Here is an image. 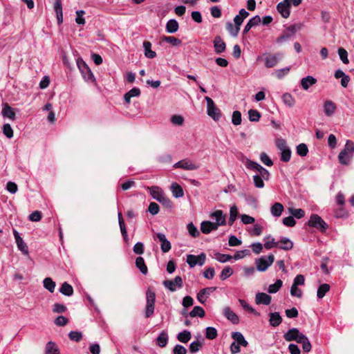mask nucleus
<instances>
[{
    "label": "nucleus",
    "mask_w": 354,
    "mask_h": 354,
    "mask_svg": "<svg viewBox=\"0 0 354 354\" xmlns=\"http://www.w3.org/2000/svg\"><path fill=\"white\" fill-rule=\"evenodd\" d=\"M304 24L302 23H298L286 27L283 30L281 35L277 38L276 42L281 45L286 41H290L297 32L301 30Z\"/></svg>",
    "instance_id": "1"
},
{
    "label": "nucleus",
    "mask_w": 354,
    "mask_h": 354,
    "mask_svg": "<svg viewBox=\"0 0 354 354\" xmlns=\"http://www.w3.org/2000/svg\"><path fill=\"white\" fill-rule=\"evenodd\" d=\"M156 292L152 288L149 287L146 291V305L145 308V317H151L155 310Z\"/></svg>",
    "instance_id": "2"
},
{
    "label": "nucleus",
    "mask_w": 354,
    "mask_h": 354,
    "mask_svg": "<svg viewBox=\"0 0 354 354\" xmlns=\"http://www.w3.org/2000/svg\"><path fill=\"white\" fill-rule=\"evenodd\" d=\"M354 156V143L348 140L344 149L339 153L338 159L340 164L348 165Z\"/></svg>",
    "instance_id": "3"
},
{
    "label": "nucleus",
    "mask_w": 354,
    "mask_h": 354,
    "mask_svg": "<svg viewBox=\"0 0 354 354\" xmlns=\"http://www.w3.org/2000/svg\"><path fill=\"white\" fill-rule=\"evenodd\" d=\"M277 148L280 151V159L282 162H287L291 158V150L287 145V142L283 138H277L275 140Z\"/></svg>",
    "instance_id": "4"
},
{
    "label": "nucleus",
    "mask_w": 354,
    "mask_h": 354,
    "mask_svg": "<svg viewBox=\"0 0 354 354\" xmlns=\"http://www.w3.org/2000/svg\"><path fill=\"white\" fill-rule=\"evenodd\" d=\"M151 195L153 199L156 200L166 207H172L173 204L171 201L164 194L162 189L159 187H152L151 188Z\"/></svg>",
    "instance_id": "5"
},
{
    "label": "nucleus",
    "mask_w": 354,
    "mask_h": 354,
    "mask_svg": "<svg viewBox=\"0 0 354 354\" xmlns=\"http://www.w3.org/2000/svg\"><path fill=\"white\" fill-rule=\"evenodd\" d=\"M76 63L84 80L86 82H95V78L94 75L86 62L82 58L79 57L76 59Z\"/></svg>",
    "instance_id": "6"
},
{
    "label": "nucleus",
    "mask_w": 354,
    "mask_h": 354,
    "mask_svg": "<svg viewBox=\"0 0 354 354\" xmlns=\"http://www.w3.org/2000/svg\"><path fill=\"white\" fill-rule=\"evenodd\" d=\"M274 256L270 254L268 256H261L255 259L257 270L259 272H265L274 262Z\"/></svg>",
    "instance_id": "7"
},
{
    "label": "nucleus",
    "mask_w": 354,
    "mask_h": 354,
    "mask_svg": "<svg viewBox=\"0 0 354 354\" xmlns=\"http://www.w3.org/2000/svg\"><path fill=\"white\" fill-rule=\"evenodd\" d=\"M283 338L287 342L295 341L297 343L301 344L306 339V338H307V336L300 333L297 328H292L284 333Z\"/></svg>",
    "instance_id": "8"
},
{
    "label": "nucleus",
    "mask_w": 354,
    "mask_h": 354,
    "mask_svg": "<svg viewBox=\"0 0 354 354\" xmlns=\"http://www.w3.org/2000/svg\"><path fill=\"white\" fill-rule=\"evenodd\" d=\"M310 227H315L321 232H324L328 227V225L317 214H313L308 221Z\"/></svg>",
    "instance_id": "9"
},
{
    "label": "nucleus",
    "mask_w": 354,
    "mask_h": 354,
    "mask_svg": "<svg viewBox=\"0 0 354 354\" xmlns=\"http://www.w3.org/2000/svg\"><path fill=\"white\" fill-rule=\"evenodd\" d=\"M205 100L207 102V115L214 121H218L221 117V112L220 109L216 107L211 97L206 96L205 97Z\"/></svg>",
    "instance_id": "10"
},
{
    "label": "nucleus",
    "mask_w": 354,
    "mask_h": 354,
    "mask_svg": "<svg viewBox=\"0 0 354 354\" xmlns=\"http://www.w3.org/2000/svg\"><path fill=\"white\" fill-rule=\"evenodd\" d=\"M245 165L246 167L249 169L259 171V175L261 176L264 180H268L270 178V174L268 170L262 167L258 162L251 160H248Z\"/></svg>",
    "instance_id": "11"
},
{
    "label": "nucleus",
    "mask_w": 354,
    "mask_h": 354,
    "mask_svg": "<svg viewBox=\"0 0 354 354\" xmlns=\"http://www.w3.org/2000/svg\"><path fill=\"white\" fill-rule=\"evenodd\" d=\"M336 203L339 206V209H337L333 216L336 218H346L348 216V212L343 207L345 203L344 195L339 192L336 196Z\"/></svg>",
    "instance_id": "12"
},
{
    "label": "nucleus",
    "mask_w": 354,
    "mask_h": 354,
    "mask_svg": "<svg viewBox=\"0 0 354 354\" xmlns=\"http://www.w3.org/2000/svg\"><path fill=\"white\" fill-rule=\"evenodd\" d=\"M162 285L171 292H175L177 288H182L183 282L181 277L176 276L174 280H165Z\"/></svg>",
    "instance_id": "13"
},
{
    "label": "nucleus",
    "mask_w": 354,
    "mask_h": 354,
    "mask_svg": "<svg viewBox=\"0 0 354 354\" xmlns=\"http://www.w3.org/2000/svg\"><path fill=\"white\" fill-rule=\"evenodd\" d=\"M13 234L18 250H20L24 254L28 255L29 252L28 245L24 241L19 233L16 230H13Z\"/></svg>",
    "instance_id": "14"
},
{
    "label": "nucleus",
    "mask_w": 354,
    "mask_h": 354,
    "mask_svg": "<svg viewBox=\"0 0 354 354\" xmlns=\"http://www.w3.org/2000/svg\"><path fill=\"white\" fill-rule=\"evenodd\" d=\"M290 0H284L277 6V11L283 18H288L290 16Z\"/></svg>",
    "instance_id": "15"
},
{
    "label": "nucleus",
    "mask_w": 354,
    "mask_h": 354,
    "mask_svg": "<svg viewBox=\"0 0 354 354\" xmlns=\"http://www.w3.org/2000/svg\"><path fill=\"white\" fill-rule=\"evenodd\" d=\"M174 168H181L185 170H195L198 166L187 159L181 160L174 165Z\"/></svg>",
    "instance_id": "16"
},
{
    "label": "nucleus",
    "mask_w": 354,
    "mask_h": 354,
    "mask_svg": "<svg viewBox=\"0 0 354 354\" xmlns=\"http://www.w3.org/2000/svg\"><path fill=\"white\" fill-rule=\"evenodd\" d=\"M156 237L161 243L160 248L162 252L164 253L168 252L171 248V245L170 241L166 239L165 234L158 232L156 234Z\"/></svg>",
    "instance_id": "17"
},
{
    "label": "nucleus",
    "mask_w": 354,
    "mask_h": 354,
    "mask_svg": "<svg viewBox=\"0 0 354 354\" xmlns=\"http://www.w3.org/2000/svg\"><path fill=\"white\" fill-rule=\"evenodd\" d=\"M214 51L216 54H221L226 50V44L221 36L217 35L213 41Z\"/></svg>",
    "instance_id": "18"
},
{
    "label": "nucleus",
    "mask_w": 354,
    "mask_h": 354,
    "mask_svg": "<svg viewBox=\"0 0 354 354\" xmlns=\"http://www.w3.org/2000/svg\"><path fill=\"white\" fill-rule=\"evenodd\" d=\"M216 290V287H208L203 288L199 291L197 294V299L198 301L204 304L206 301V297L207 295H209L212 292Z\"/></svg>",
    "instance_id": "19"
},
{
    "label": "nucleus",
    "mask_w": 354,
    "mask_h": 354,
    "mask_svg": "<svg viewBox=\"0 0 354 354\" xmlns=\"http://www.w3.org/2000/svg\"><path fill=\"white\" fill-rule=\"evenodd\" d=\"M281 57V53H277L274 55H269L265 59V66L266 68H272L275 66L279 62Z\"/></svg>",
    "instance_id": "20"
},
{
    "label": "nucleus",
    "mask_w": 354,
    "mask_h": 354,
    "mask_svg": "<svg viewBox=\"0 0 354 354\" xmlns=\"http://www.w3.org/2000/svg\"><path fill=\"white\" fill-rule=\"evenodd\" d=\"M223 315L233 324H239V318L238 315L235 313H234L229 306H226L224 308Z\"/></svg>",
    "instance_id": "21"
},
{
    "label": "nucleus",
    "mask_w": 354,
    "mask_h": 354,
    "mask_svg": "<svg viewBox=\"0 0 354 354\" xmlns=\"http://www.w3.org/2000/svg\"><path fill=\"white\" fill-rule=\"evenodd\" d=\"M272 297L270 295L264 292H258L256 294L255 302L257 304L269 305L271 302Z\"/></svg>",
    "instance_id": "22"
},
{
    "label": "nucleus",
    "mask_w": 354,
    "mask_h": 354,
    "mask_svg": "<svg viewBox=\"0 0 354 354\" xmlns=\"http://www.w3.org/2000/svg\"><path fill=\"white\" fill-rule=\"evenodd\" d=\"M210 216L216 218V223L214 224L217 225V227L219 225H225L226 224V216L222 210H216L214 212L211 214Z\"/></svg>",
    "instance_id": "23"
},
{
    "label": "nucleus",
    "mask_w": 354,
    "mask_h": 354,
    "mask_svg": "<svg viewBox=\"0 0 354 354\" xmlns=\"http://www.w3.org/2000/svg\"><path fill=\"white\" fill-rule=\"evenodd\" d=\"M261 21V19L259 15H255L254 17H252L245 26L243 30V35L248 33L252 28L259 25Z\"/></svg>",
    "instance_id": "24"
},
{
    "label": "nucleus",
    "mask_w": 354,
    "mask_h": 354,
    "mask_svg": "<svg viewBox=\"0 0 354 354\" xmlns=\"http://www.w3.org/2000/svg\"><path fill=\"white\" fill-rule=\"evenodd\" d=\"M217 229V225H215L214 223L205 221L201 223V230L203 234H209L212 231L216 230Z\"/></svg>",
    "instance_id": "25"
},
{
    "label": "nucleus",
    "mask_w": 354,
    "mask_h": 354,
    "mask_svg": "<svg viewBox=\"0 0 354 354\" xmlns=\"http://www.w3.org/2000/svg\"><path fill=\"white\" fill-rule=\"evenodd\" d=\"M54 10L56 13L57 24L60 25L63 22L62 4L61 0H55Z\"/></svg>",
    "instance_id": "26"
},
{
    "label": "nucleus",
    "mask_w": 354,
    "mask_h": 354,
    "mask_svg": "<svg viewBox=\"0 0 354 354\" xmlns=\"http://www.w3.org/2000/svg\"><path fill=\"white\" fill-rule=\"evenodd\" d=\"M44 354H60V351L55 342L49 341L46 344Z\"/></svg>",
    "instance_id": "27"
},
{
    "label": "nucleus",
    "mask_w": 354,
    "mask_h": 354,
    "mask_svg": "<svg viewBox=\"0 0 354 354\" xmlns=\"http://www.w3.org/2000/svg\"><path fill=\"white\" fill-rule=\"evenodd\" d=\"M269 317V323L273 327L279 326L282 322V317L278 312L270 313Z\"/></svg>",
    "instance_id": "28"
},
{
    "label": "nucleus",
    "mask_w": 354,
    "mask_h": 354,
    "mask_svg": "<svg viewBox=\"0 0 354 354\" xmlns=\"http://www.w3.org/2000/svg\"><path fill=\"white\" fill-rule=\"evenodd\" d=\"M1 114L4 118H8L12 120H15L16 118L14 109L7 103L3 106Z\"/></svg>",
    "instance_id": "29"
},
{
    "label": "nucleus",
    "mask_w": 354,
    "mask_h": 354,
    "mask_svg": "<svg viewBox=\"0 0 354 354\" xmlns=\"http://www.w3.org/2000/svg\"><path fill=\"white\" fill-rule=\"evenodd\" d=\"M232 337L240 346L246 347L248 345V341L241 332L235 331L232 333Z\"/></svg>",
    "instance_id": "30"
},
{
    "label": "nucleus",
    "mask_w": 354,
    "mask_h": 354,
    "mask_svg": "<svg viewBox=\"0 0 354 354\" xmlns=\"http://www.w3.org/2000/svg\"><path fill=\"white\" fill-rule=\"evenodd\" d=\"M317 82V79L313 76L308 75L303 77L301 80V86L304 90H308L310 86L314 85Z\"/></svg>",
    "instance_id": "31"
},
{
    "label": "nucleus",
    "mask_w": 354,
    "mask_h": 354,
    "mask_svg": "<svg viewBox=\"0 0 354 354\" xmlns=\"http://www.w3.org/2000/svg\"><path fill=\"white\" fill-rule=\"evenodd\" d=\"M145 55L146 57L153 59L156 57V53L151 50V43L149 41L143 42Z\"/></svg>",
    "instance_id": "32"
},
{
    "label": "nucleus",
    "mask_w": 354,
    "mask_h": 354,
    "mask_svg": "<svg viewBox=\"0 0 354 354\" xmlns=\"http://www.w3.org/2000/svg\"><path fill=\"white\" fill-rule=\"evenodd\" d=\"M170 189L175 198H181L184 196V191L182 187L177 183H173L171 185Z\"/></svg>",
    "instance_id": "33"
},
{
    "label": "nucleus",
    "mask_w": 354,
    "mask_h": 354,
    "mask_svg": "<svg viewBox=\"0 0 354 354\" xmlns=\"http://www.w3.org/2000/svg\"><path fill=\"white\" fill-rule=\"evenodd\" d=\"M179 28L178 22L174 19H169L166 24V31L168 33H175Z\"/></svg>",
    "instance_id": "34"
},
{
    "label": "nucleus",
    "mask_w": 354,
    "mask_h": 354,
    "mask_svg": "<svg viewBox=\"0 0 354 354\" xmlns=\"http://www.w3.org/2000/svg\"><path fill=\"white\" fill-rule=\"evenodd\" d=\"M281 245H279V248L283 250H290L293 248V242L288 238L281 237L278 242Z\"/></svg>",
    "instance_id": "35"
},
{
    "label": "nucleus",
    "mask_w": 354,
    "mask_h": 354,
    "mask_svg": "<svg viewBox=\"0 0 354 354\" xmlns=\"http://www.w3.org/2000/svg\"><path fill=\"white\" fill-rule=\"evenodd\" d=\"M59 292L65 296L71 297L73 295L74 291L73 288L71 284L67 282H64L59 288Z\"/></svg>",
    "instance_id": "36"
},
{
    "label": "nucleus",
    "mask_w": 354,
    "mask_h": 354,
    "mask_svg": "<svg viewBox=\"0 0 354 354\" xmlns=\"http://www.w3.org/2000/svg\"><path fill=\"white\" fill-rule=\"evenodd\" d=\"M168 339L169 337L167 331L162 330L158 335V337L156 338L157 344L160 347H165L167 344Z\"/></svg>",
    "instance_id": "37"
},
{
    "label": "nucleus",
    "mask_w": 354,
    "mask_h": 354,
    "mask_svg": "<svg viewBox=\"0 0 354 354\" xmlns=\"http://www.w3.org/2000/svg\"><path fill=\"white\" fill-rule=\"evenodd\" d=\"M136 266L140 272L143 274H147L148 272L147 267L145 264V259L142 257H138L136 259Z\"/></svg>",
    "instance_id": "38"
},
{
    "label": "nucleus",
    "mask_w": 354,
    "mask_h": 354,
    "mask_svg": "<svg viewBox=\"0 0 354 354\" xmlns=\"http://www.w3.org/2000/svg\"><path fill=\"white\" fill-rule=\"evenodd\" d=\"M283 211V206L280 203H275L270 207V212L273 216L279 217L281 215L282 212Z\"/></svg>",
    "instance_id": "39"
},
{
    "label": "nucleus",
    "mask_w": 354,
    "mask_h": 354,
    "mask_svg": "<svg viewBox=\"0 0 354 354\" xmlns=\"http://www.w3.org/2000/svg\"><path fill=\"white\" fill-rule=\"evenodd\" d=\"M192 337L191 332L187 330L179 333L177 335V339L182 343H187Z\"/></svg>",
    "instance_id": "40"
},
{
    "label": "nucleus",
    "mask_w": 354,
    "mask_h": 354,
    "mask_svg": "<svg viewBox=\"0 0 354 354\" xmlns=\"http://www.w3.org/2000/svg\"><path fill=\"white\" fill-rule=\"evenodd\" d=\"M189 315L192 317H203L205 315V312L204 309L199 306H196L194 307L192 311L189 312Z\"/></svg>",
    "instance_id": "41"
},
{
    "label": "nucleus",
    "mask_w": 354,
    "mask_h": 354,
    "mask_svg": "<svg viewBox=\"0 0 354 354\" xmlns=\"http://www.w3.org/2000/svg\"><path fill=\"white\" fill-rule=\"evenodd\" d=\"M44 287L48 290L50 293L55 291L56 283L50 277H46L43 281Z\"/></svg>",
    "instance_id": "42"
},
{
    "label": "nucleus",
    "mask_w": 354,
    "mask_h": 354,
    "mask_svg": "<svg viewBox=\"0 0 354 354\" xmlns=\"http://www.w3.org/2000/svg\"><path fill=\"white\" fill-rule=\"evenodd\" d=\"M161 40L169 43L174 46H178L182 44L180 39L171 36H162Z\"/></svg>",
    "instance_id": "43"
},
{
    "label": "nucleus",
    "mask_w": 354,
    "mask_h": 354,
    "mask_svg": "<svg viewBox=\"0 0 354 354\" xmlns=\"http://www.w3.org/2000/svg\"><path fill=\"white\" fill-rule=\"evenodd\" d=\"M330 286L328 283H324L320 285L318 288L317 292V296L318 299L323 298L325 296L326 293L330 290Z\"/></svg>",
    "instance_id": "44"
},
{
    "label": "nucleus",
    "mask_w": 354,
    "mask_h": 354,
    "mask_svg": "<svg viewBox=\"0 0 354 354\" xmlns=\"http://www.w3.org/2000/svg\"><path fill=\"white\" fill-rule=\"evenodd\" d=\"M214 258L221 263H225L232 259V257L227 254H221L217 251H214Z\"/></svg>",
    "instance_id": "45"
},
{
    "label": "nucleus",
    "mask_w": 354,
    "mask_h": 354,
    "mask_svg": "<svg viewBox=\"0 0 354 354\" xmlns=\"http://www.w3.org/2000/svg\"><path fill=\"white\" fill-rule=\"evenodd\" d=\"M226 29L232 37H236L240 31V27L234 26L230 21L226 23Z\"/></svg>",
    "instance_id": "46"
},
{
    "label": "nucleus",
    "mask_w": 354,
    "mask_h": 354,
    "mask_svg": "<svg viewBox=\"0 0 354 354\" xmlns=\"http://www.w3.org/2000/svg\"><path fill=\"white\" fill-rule=\"evenodd\" d=\"M217 330L212 326H208L205 328V337L208 339H214L217 337Z\"/></svg>",
    "instance_id": "47"
},
{
    "label": "nucleus",
    "mask_w": 354,
    "mask_h": 354,
    "mask_svg": "<svg viewBox=\"0 0 354 354\" xmlns=\"http://www.w3.org/2000/svg\"><path fill=\"white\" fill-rule=\"evenodd\" d=\"M283 103L288 107H292L295 104V100L292 95L288 93H286L282 95Z\"/></svg>",
    "instance_id": "48"
},
{
    "label": "nucleus",
    "mask_w": 354,
    "mask_h": 354,
    "mask_svg": "<svg viewBox=\"0 0 354 354\" xmlns=\"http://www.w3.org/2000/svg\"><path fill=\"white\" fill-rule=\"evenodd\" d=\"M282 284L283 282L281 279H277L274 283L269 286L268 289V292L271 294L277 292L282 286Z\"/></svg>",
    "instance_id": "49"
},
{
    "label": "nucleus",
    "mask_w": 354,
    "mask_h": 354,
    "mask_svg": "<svg viewBox=\"0 0 354 354\" xmlns=\"http://www.w3.org/2000/svg\"><path fill=\"white\" fill-rule=\"evenodd\" d=\"M238 214V209L235 205H233L230 209V218L228 221V224L231 226L233 225L234 222L236 219Z\"/></svg>",
    "instance_id": "50"
},
{
    "label": "nucleus",
    "mask_w": 354,
    "mask_h": 354,
    "mask_svg": "<svg viewBox=\"0 0 354 354\" xmlns=\"http://www.w3.org/2000/svg\"><path fill=\"white\" fill-rule=\"evenodd\" d=\"M187 229L189 235L194 238L198 237L200 235L198 230L192 222H190L187 224Z\"/></svg>",
    "instance_id": "51"
},
{
    "label": "nucleus",
    "mask_w": 354,
    "mask_h": 354,
    "mask_svg": "<svg viewBox=\"0 0 354 354\" xmlns=\"http://www.w3.org/2000/svg\"><path fill=\"white\" fill-rule=\"evenodd\" d=\"M68 337L71 341L79 342L82 339V333L77 330H71L68 333Z\"/></svg>",
    "instance_id": "52"
},
{
    "label": "nucleus",
    "mask_w": 354,
    "mask_h": 354,
    "mask_svg": "<svg viewBox=\"0 0 354 354\" xmlns=\"http://www.w3.org/2000/svg\"><path fill=\"white\" fill-rule=\"evenodd\" d=\"M297 153L300 156H306L308 153V148L304 143H301L296 147Z\"/></svg>",
    "instance_id": "53"
},
{
    "label": "nucleus",
    "mask_w": 354,
    "mask_h": 354,
    "mask_svg": "<svg viewBox=\"0 0 354 354\" xmlns=\"http://www.w3.org/2000/svg\"><path fill=\"white\" fill-rule=\"evenodd\" d=\"M233 274V270L230 266L225 267L221 272L220 278L224 281L229 278Z\"/></svg>",
    "instance_id": "54"
},
{
    "label": "nucleus",
    "mask_w": 354,
    "mask_h": 354,
    "mask_svg": "<svg viewBox=\"0 0 354 354\" xmlns=\"http://www.w3.org/2000/svg\"><path fill=\"white\" fill-rule=\"evenodd\" d=\"M266 239H270V241H267L264 243V248L267 250H270L273 248L278 247V242L275 241V239L272 238L270 235L268 236Z\"/></svg>",
    "instance_id": "55"
},
{
    "label": "nucleus",
    "mask_w": 354,
    "mask_h": 354,
    "mask_svg": "<svg viewBox=\"0 0 354 354\" xmlns=\"http://www.w3.org/2000/svg\"><path fill=\"white\" fill-rule=\"evenodd\" d=\"M249 120L251 122H258L261 118V113L256 109H250L248 111Z\"/></svg>",
    "instance_id": "56"
},
{
    "label": "nucleus",
    "mask_w": 354,
    "mask_h": 354,
    "mask_svg": "<svg viewBox=\"0 0 354 354\" xmlns=\"http://www.w3.org/2000/svg\"><path fill=\"white\" fill-rule=\"evenodd\" d=\"M337 53H338L339 57L340 59L342 60V62L345 64H348L349 61L348 59L347 51L344 48L339 47L338 48Z\"/></svg>",
    "instance_id": "57"
},
{
    "label": "nucleus",
    "mask_w": 354,
    "mask_h": 354,
    "mask_svg": "<svg viewBox=\"0 0 354 354\" xmlns=\"http://www.w3.org/2000/svg\"><path fill=\"white\" fill-rule=\"evenodd\" d=\"M203 346V343L199 341H194L189 344V350L191 353L198 352Z\"/></svg>",
    "instance_id": "58"
},
{
    "label": "nucleus",
    "mask_w": 354,
    "mask_h": 354,
    "mask_svg": "<svg viewBox=\"0 0 354 354\" xmlns=\"http://www.w3.org/2000/svg\"><path fill=\"white\" fill-rule=\"evenodd\" d=\"M241 113L239 111H234L232 113V122L234 125H239L241 124Z\"/></svg>",
    "instance_id": "59"
},
{
    "label": "nucleus",
    "mask_w": 354,
    "mask_h": 354,
    "mask_svg": "<svg viewBox=\"0 0 354 354\" xmlns=\"http://www.w3.org/2000/svg\"><path fill=\"white\" fill-rule=\"evenodd\" d=\"M69 320L67 317L59 315L55 320L54 324L57 326H64L68 324Z\"/></svg>",
    "instance_id": "60"
},
{
    "label": "nucleus",
    "mask_w": 354,
    "mask_h": 354,
    "mask_svg": "<svg viewBox=\"0 0 354 354\" xmlns=\"http://www.w3.org/2000/svg\"><path fill=\"white\" fill-rule=\"evenodd\" d=\"M67 310V308L65 305L59 303H55L53 304L52 310L55 313H63L66 312Z\"/></svg>",
    "instance_id": "61"
},
{
    "label": "nucleus",
    "mask_w": 354,
    "mask_h": 354,
    "mask_svg": "<svg viewBox=\"0 0 354 354\" xmlns=\"http://www.w3.org/2000/svg\"><path fill=\"white\" fill-rule=\"evenodd\" d=\"M290 213L297 218H301L305 216V212L302 209L290 208Z\"/></svg>",
    "instance_id": "62"
},
{
    "label": "nucleus",
    "mask_w": 354,
    "mask_h": 354,
    "mask_svg": "<svg viewBox=\"0 0 354 354\" xmlns=\"http://www.w3.org/2000/svg\"><path fill=\"white\" fill-rule=\"evenodd\" d=\"M159 211H160V207L156 203L151 202L149 203V205L148 207V212L151 215L154 216V215L158 214Z\"/></svg>",
    "instance_id": "63"
},
{
    "label": "nucleus",
    "mask_w": 354,
    "mask_h": 354,
    "mask_svg": "<svg viewBox=\"0 0 354 354\" xmlns=\"http://www.w3.org/2000/svg\"><path fill=\"white\" fill-rule=\"evenodd\" d=\"M187 349L185 346L180 344H176L173 348V354H186Z\"/></svg>",
    "instance_id": "64"
}]
</instances>
